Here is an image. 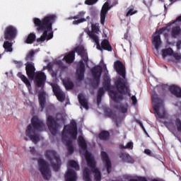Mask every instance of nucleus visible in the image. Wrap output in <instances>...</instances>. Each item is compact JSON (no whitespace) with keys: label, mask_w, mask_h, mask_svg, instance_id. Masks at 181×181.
<instances>
[{"label":"nucleus","mask_w":181,"mask_h":181,"mask_svg":"<svg viewBox=\"0 0 181 181\" xmlns=\"http://www.w3.org/2000/svg\"><path fill=\"white\" fill-rule=\"evenodd\" d=\"M77 123L76 120H72L70 124H66L64 127V129L62 134V141H66V139H70L67 136L70 135L72 139H77Z\"/></svg>","instance_id":"8"},{"label":"nucleus","mask_w":181,"mask_h":181,"mask_svg":"<svg viewBox=\"0 0 181 181\" xmlns=\"http://www.w3.org/2000/svg\"><path fill=\"white\" fill-rule=\"evenodd\" d=\"M33 56H35V51H30L25 57L27 62H33Z\"/></svg>","instance_id":"42"},{"label":"nucleus","mask_w":181,"mask_h":181,"mask_svg":"<svg viewBox=\"0 0 181 181\" xmlns=\"http://www.w3.org/2000/svg\"><path fill=\"white\" fill-rule=\"evenodd\" d=\"M30 152L32 155H35L36 153V149H35V147H30Z\"/></svg>","instance_id":"51"},{"label":"nucleus","mask_w":181,"mask_h":181,"mask_svg":"<svg viewBox=\"0 0 181 181\" xmlns=\"http://www.w3.org/2000/svg\"><path fill=\"white\" fill-rule=\"evenodd\" d=\"M52 91L53 93L55 94H59V93L62 92V90H60V88L59 87V86H57V84L54 85L52 86Z\"/></svg>","instance_id":"43"},{"label":"nucleus","mask_w":181,"mask_h":181,"mask_svg":"<svg viewBox=\"0 0 181 181\" xmlns=\"http://www.w3.org/2000/svg\"><path fill=\"white\" fill-rule=\"evenodd\" d=\"M129 181H138V178L137 179H130Z\"/></svg>","instance_id":"58"},{"label":"nucleus","mask_w":181,"mask_h":181,"mask_svg":"<svg viewBox=\"0 0 181 181\" xmlns=\"http://www.w3.org/2000/svg\"><path fill=\"white\" fill-rule=\"evenodd\" d=\"M65 180L66 181H76L77 180V173L74 170L71 168H69L65 175Z\"/></svg>","instance_id":"21"},{"label":"nucleus","mask_w":181,"mask_h":181,"mask_svg":"<svg viewBox=\"0 0 181 181\" xmlns=\"http://www.w3.org/2000/svg\"><path fill=\"white\" fill-rule=\"evenodd\" d=\"M62 83L66 88V90H73L74 88V83L69 78H65L62 81Z\"/></svg>","instance_id":"30"},{"label":"nucleus","mask_w":181,"mask_h":181,"mask_svg":"<svg viewBox=\"0 0 181 181\" xmlns=\"http://www.w3.org/2000/svg\"><path fill=\"white\" fill-rule=\"evenodd\" d=\"M45 158L51 163V166L54 172H59L62 166V160L57 153L53 150H47L45 151Z\"/></svg>","instance_id":"7"},{"label":"nucleus","mask_w":181,"mask_h":181,"mask_svg":"<svg viewBox=\"0 0 181 181\" xmlns=\"http://www.w3.org/2000/svg\"><path fill=\"white\" fill-rule=\"evenodd\" d=\"M39 170L45 180H49L52 177V171L49 163L43 158H39L37 160Z\"/></svg>","instance_id":"9"},{"label":"nucleus","mask_w":181,"mask_h":181,"mask_svg":"<svg viewBox=\"0 0 181 181\" xmlns=\"http://www.w3.org/2000/svg\"><path fill=\"white\" fill-rule=\"evenodd\" d=\"M119 146L120 149H133L134 143L132 141H129L127 144L126 146H124L123 144H120Z\"/></svg>","instance_id":"38"},{"label":"nucleus","mask_w":181,"mask_h":181,"mask_svg":"<svg viewBox=\"0 0 181 181\" xmlns=\"http://www.w3.org/2000/svg\"><path fill=\"white\" fill-rule=\"evenodd\" d=\"M115 108L120 111L122 114H127L128 112V107L124 106V105H116Z\"/></svg>","instance_id":"37"},{"label":"nucleus","mask_w":181,"mask_h":181,"mask_svg":"<svg viewBox=\"0 0 181 181\" xmlns=\"http://www.w3.org/2000/svg\"><path fill=\"white\" fill-rule=\"evenodd\" d=\"M98 136L100 141H107V139H110V132L103 131L99 134Z\"/></svg>","instance_id":"32"},{"label":"nucleus","mask_w":181,"mask_h":181,"mask_svg":"<svg viewBox=\"0 0 181 181\" xmlns=\"http://www.w3.org/2000/svg\"><path fill=\"white\" fill-rule=\"evenodd\" d=\"M46 81V74L45 72H41L38 74L35 78V83L37 87H43Z\"/></svg>","instance_id":"20"},{"label":"nucleus","mask_w":181,"mask_h":181,"mask_svg":"<svg viewBox=\"0 0 181 181\" xmlns=\"http://www.w3.org/2000/svg\"><path fill=\"white\" fill-rule=\"evenodd\" d=\"M166 127L172 132H173L174 131H177V132H181V119H180V118L177 117L173 121L170 120L168 122H167Z\"/></svg>","instance_id":"13"},{"label":"nucleus","mask_w":181,"mask_h":181,"mask_svg":"<svg viewBox=\"0 0 181 181\" xmlns=\"http://www.w3.org/2000/svg\"><path fill=\"white\" fill-rule=\"evenodd\" d=\"M84 15H86V11H79L76 16L69 18V19H78L73 21V25H79V23H83L87 20L84 18Z\"/></svg>","instance_id":"19"},{"label":"nucleus","mask_w":181,"mask_h":181,"mask_svg":"<svg viewBox=\"0 0 181 181\" xmlns=\"http://www.w3.org/2000/svg\"><path fill=\"white\" fill-rule=\"evenodd\" d=\"M45 128V123L39 119L37 116H34L31 119V124H28L26 130L25 135L32 142L37 144L40 141V135L39 132H42Z\"/></svg>","instance_id":"3"},{"label":"nucleus","mask_w":181,"mask_h":181,"mask_svg":"<svg viewBox=\"0 0 181 181\" xmlns=\"http://www.w3.org/2000/svg\"><path fill=\"white\" fill-rule=\"evenodd\" d=\"M69 165L71 168H74L75 170H80V165H78V163H77V162H76L75 160H70L69 162Z\"/></svg>","instance_id":"41"},{"label":"nucleus","mask_w":181,"mask_h":181,"mask_svg":"<svg viewBox=\"0 0 181 181\" xmlns=\"http://www.w3.org/2000/svg\"><path fill=\"white\" fill-rule=\"evenodd\" d=\"M56 19H57V16L55 14L46 16L42 20L37 18H34V25L37 32H43L41 37L37 39L38 43L53 39V33H47V32L53 30L52 26L53 23L56 22Z\"/></svg>","instance_id":"2"},{"label":"nucleus","mask_w":181,"mask_h":181,"mask_svg":"<svg viewBox=\"0 0 181 181\" xmlns=\"http://www.w3.org/2000/svg\"><path fill=\"white\" fill-rule=\"evenodd\" d=\"M25 71L28 78H35V75L36 74L35 64L32 62H27V63H25Z\"/></svg>","instance_id":"16"},{"label":"nucleus","mask_w":181,"mask_h":181,"mask_svg":"<svg viewBox=\"0 0 181 181\" xmlns=\"http://www.w3.org/2000/svg\"><path fill=\"white\" fill-rule=\"evenodd\" d=\"M170 2H171V4H173V2H175V0H169Z\"/></svg>","instance_id":"59"},{"label":"nucleus","mask_w":181,"mask_h":181,"mask_svg":"<svg viewBox=\"0 0 181 181\" xmlns=\"http://www.w3.org/2000/svg\"><path fill=\"white\" fill-rule=\"evenodd\" d=\"M18 77H19V78H21V80L23 81V83H24L26 86V87L29 89V88H32V85L30 84V81H29V79H28V78L26 77V76L22 74V73L19 72L17 74Z\"/></svg>","instance_id":"29"},{"label":"nucleus","mask_w":181,"mask_h":181,"mask_svg":"<svg viewBox=\"0 0 181 181\" xmlns=\"http://www.w3.org/2000/svg\"><path fill=\"white\" fill-rule=\"evenodd\" d=\"M101 47L103 50H107V52H112V46H111L110 41L107 39H104L101 42Z\"/></svg>","instance_id":"26"},{"label":"nucleus","mask_w":181,"mask_h":181,"mask_svg":"<svg viewBox=\"0 0 181 181\" xmlns=\"http://www.w3.org/2000/svg\"><path fill=\"white\" fill-rule=\"evenodd\" d=\"M132 100L134 105H136V104L138 103V100H136V96L135 95L132 96Z\"/></svg>","instance_id":"50"},{"label":"nucleus","mask_w":181,"mask_h":181,"mask_svg":"<svg viewBox=\"0 0 181 181\" xmlns=\"http://www.w3.org/2000/svg\"><path fill=\"white\" fill-rule=\"evenodd\" d=\"M144 153H146V155H148V156H152V151H151V150L148 148H146L144 150Z\"/></svg>","instance_id":"49"},{"label":"nucleus","mask_w":181,"mask_h":181,"mask_svg":"<svg viewBox=\"0 0 181 181\" xmlns=\"http://www.w3.org/2000/svg\"><path fill=\"white\" fill-rule=\"evenodd\" d=\"M170 91L173 95L177 97V98H181V88L176 86H172L170 87Z\"/></svg>","instance_id":"23"},{"label":"nucleus","mask_w":181,"mask_h":181,"mask_svg":"<svg viewBox=\"0 0 181 181\" xmlns=\"http://www.w3.org/2000/svg\"><path fill=\"white\" fill-rule=\"evenodd\" d=\"M180 46H181V40H179V41L177 42V49H180Z\"/></svg>","instance_id":"54"},{"label":"nucleus","mask_w":181,"mask_h":181,"mask_svg":"<svg viewBox=\"0 0 181 181\" xmlns=\"http://www.w3.org/2000/svg\"><path fill=\"white\" fill-rule=\"evenodd\" d=\"M93 42H95V43L97 45V49L98 50H103V47H101V44L100 45V40L98 38V42L95 40H93Z\"/></svg>","instance_id":"47"},{"label":"nucleus","mask_w":181,"mask_h":181,"mask_svg":"<svg viewBox=\"0 0 181 181\" xmlns=\"http://www.w3.org/2000/svg\"><path fill=\"white\" fill-rule=\"evenodd\" d=\"M129 11L126 13V16H132V15H135V13H138V11L134 9V6H130L129 7Z\"/></svg>","instance_id":"39"},{"label":"nucleus","mask_w":181,"mask_h":181,"mask_svg":"<svg viewBox=\"0 0 181 181\" xmlns=\"http://www.w3.org/2000/svg\"><path fill=\"white\" fill-rule=\"evenodd\" d=\"M180 33H181L180 27L176 26L173 28L172 32H171L172 37L176 38L177 37V36H179V35H180Z\"/></svg>","instance_id":"33"},{"label":"nucleus","mask_w":181,"mask_h":181,"mask_svg":"<svg viewBox=\"0 0 181 181\" xmlns=\"http://www.w3.org/2000/svg\"><path fill=\"white\" fill-rule=\"evenodd\" d=\"M38 101L40 105L41 111H43L45 107L46 106V95H45V93H39Z\"/></svg>","instance_id":"24"},{"label":"nucleus","mask_w":181,"mask_h":181,"mask_svg":"<svg viewBox=\"0 0 181 181\" xmlns=\"http://www.w3.org/2000/svg\"><path fill=\"white\" fill-rule=\"evenodd\" d=\"M164 9H165V11H166V6H164Z\"/></svg>","instance_id":"60"},{"label":"nucleus","mask_w":181,"mask_h":181,"mask_svg":"<svg viewBox=\"0 0 181 181\" xmlns=\"http://www.w3.org/2000/svg\"><path fill=\"white\" fill-rule=\"evenodd\" d=\"M153 111L157 114L158 118H165L166 111H165V105L163 100L159 98L156 93H153L151 95Z\"/></svg>","instance_id":"6"},{"label":"nucleus","mask_w":181,"mask_h":181,"mask_svg":"<svg viewBox=\"0 0 181 181\" xmlns=\"http://www.w3.org/2000/svg\"><path fill=\"white\" fill-rule=\"evenodd\" d=\"M78 145L82 149L86 151L85 158L86 159L87 165L90 168L91 172L94 173V178L95 181H101V172L97 166H95V160L91 157V153L87 151V143L83 136H79L78 138Z\"/></svg>","instance_id":"4"},{"label":"nucleus","mask_w":181,"mask_h":181,"mask_svg":"<svg viewBox=\"0 0 181 181\" xmlns=\"http://www.w3.org/2000/svg\"><path fill=\"white\" fill-rule=\"evenodd\" d=\"M138 181H148V180L145 177H139Z\"/></svg>","instance_id":"53"},{"label":"nucleus","mask_w":181,"mask_h":181,"mask_svg":"<svg viewBox=\"0 0 181 181\" xmlns=\"http://www.w3.org/2000/svg\"><path fill=\"white\" fill-rule=\"evenodd\" d=\"M47 127L52 135L57 134V129L59 128V124L57 120L52 115H49L47 119Z\"/></svg>","instance_id":"12"},{"label":"nucleus","mask_w":181,"mask_h":181,"mask_svg":"<svg viewBox=\"0 0 181 181\" xmlns=\"http://www.w3.org/2000/svg\"><path fill=\"white\" fill-rule=\"evenodd\" d=\"M64 59L66 63L71 64L76 59V54L74 53V51H71L69 54L64 56Z\"/></svg>","instance_id":"27"},{"label":"nucleus","mask_w":181,"mask_h":181,"mask_svg":"<svg viewBox=\"0 0 181 181\" xmlns=\"http://www.w3.org/2000/svg\"><path fill=\"white\" fill-rule=\"evenodd\" d=\"M3 47L5 49L6 52H13V49L12 48V42L9 41H5L3 45Z\"/></svg>","instance_id":"35"},{"label":"nucleus","mask_w":181,"mask_h":181,"mask_svg":"<svg viewBox=\"0 0 181 181\" xmlns=\"http://www.w3.org/2000/svg\"><path fill=\"white\" fill-rule=\"evenodd\" d=\"M91 172L88 168H85L83 170V180L84 181H92L91 180Z\"/></svg>","instance_id":"31"},{"label":"nucleus","mask_w":181,"mask_h":181,"mask_svg":"<svg viewBox=\"0 0 181 181\" xmlns=\"http://www.w3.org/2000/svg\"><path fill=\"white\" fill-rule=\"evenodd\" d=\"M63 144L67 146L68 153L71 155L74 153V147H73V141L71 139H65L62 141Z\"/></svg>","instance_id":"25"},{"label":"nucleus","mask_w":181,"mask_h":181,"mask_svg":"<svg viewBox=\"0 0 181 181\" xmlns=\"http://www.w3.org/2000/svg\"><path fill=\"white\" fill-rule=\"evenodd\" d=\"M115 71L120 77L115 81V88L117 91L111 90V78L108 76H105L103 78V88L106 91H110V95L113 101L118 100H124V95L129 94V83L127 79V69L122 62L117 60L114 63ZM122 77V78H121Z\"/></svg>","instance_id":"1"},{"label":"nucleus","mask_w":181,"mask_h":181,"mask_svg":"<svg viewBox=\"0 0 181 181\" xmlns=\"http://www.w3.org/2000/svg\"><path fill=\"white\" fill-rule=\"evenodd\" d=\"M97 2H98V0H86L85 5H94V4H97Z\"/></svg>","instance_id":"44"},{"label":"nucleus","mask_w":181,"mask_h":181,"mask_svg":"<svg viewBox=\"0 0 181 181\" xmlns=\"http://www.w3.org/2000/svg\"><path fill=\"white\" fill-rule=\"evenodd\" d=\"M173 54V49L170 47L162 50L163 57H166L167 56H172Z\"/></svg>","instance_id":"36"},{"label":"nucleus","mask_w":181,"mask_h":181,"mask_svg":"<svg viewBox=\"0 0 181 181\" xmlns=\"http://www.w3.org/2000/svg\"><path fill=\"white\" fill-rule=\"evenodd\" d=\"M35 40H36V35H35V33H31L28 35L25 40V43H27L28 45H32V43H33Z\"/></svg>","instance_id":"34"},{"label":"nucleus","mask_w":181,"mask_h":181,"mask_svg":"<svg viewBox=\"0 0 181 181\" xmlns=\"http://www.w3.org/2000/svg\"><path fill=\"white\" fill-rule=\"evenodd\" d=\"M101 98H103V96L97 95V103L98 105H100L101 104Z\"/></svg>","instance_id":"52"},{"label":"nucleus","mask_w":181,"mask_h":181,"mask_svg":"<svg viewBox=\"0 0 181 181\" xmlns=\"http://www.w3.org/2000/svg\"><path fill=\"white\" fill-rule=\"evenodd\" d=\"M115 5H118V0H113L112 5H110V3L106 1L102 6L100 11V23L103 26L105 25V18H107L108 11H110L112 6H115Z\"/></svg>","instance_id":"10"},{"label":"nucleus","mask_w":181,"mask_h":181,"mask_svg":"<svg viewBox=\"0 0 181 181\" xmlns=\"http://www.w3.org/2000/svg\"><path fill=\"white\" fill-rule=\"evenodd\" d=\"M55 95L58 101H60V103H63V101L66 100V95H64V93H63L62 91L57 93Z\"/></svg>","instance_id":"40"},{"label":"nucleus","mask_w":181,"mask_h":181,"mask_svg":"<svg viewBox=\"0 0 181 181\" xmlns=\"http://www.w3.org/2000/svg\"><path fill=\"white\" fill-rule=\"evenodd\" d=\"M78 100L81 107L85 108V110H88V101L87 100V99H86V97H84L82 93L78 94Z\"/></svg>","instance_id":"22"},{"label":"nucleus","mask_w":181,"mask_h":181,"mask_svg":"<svg viewBox=\"0 0 181 181\" xmlns=\"http://www.w3.org/2000/svg\"><path fill=\"white\" fill-rule=\"evenodd\" d=\"M104 88H99L98 90V95L103 97L104 94Z\"/></svg>","instance_id":"48"},{"label":"nucleus","mask_w":181,"mask_h":181,"mask_svg":"<svg viewBox=\"0 0 181 181\" xmlns=\"http://www.w3.org/2000/svg\"><path fill=\"white\" fill-rule=\"evenodd\" d=\"M119 156L123 162H127V163H134V158H132V157H131V156H129L128 153H121Z\"/></svg>","instance_id":"28"},{"label":"nucleus","mask_w":181,"mask_h":181,"mask_svg":"<svg viewBox=\"0 0 181 181\" xmlns=\"http://www.w3.org/2000/svg\"><path fill=\"white\" fill-rule=\"evenodd\" d=\"M73 52L75 54L77 53L82 59L76 64V77L78 81H83L84 80V73H86V64L84 63H88V54L83 46H77Z\"/></svg>","instance_id":"5"},{"label":"nucleus","mask_w":181,"mask_h":181,"mask_svg":"<svg viewBox=\"0 0 181 181\" xmlns=\"http://www.w3.org/2000/svg\"><path fill=\"white\" fill-rule=\"evenodd\" d=\"M174 22H181V16H178Z\"/></svg>","instance_id":"55"},{"label":"nucleus","mask_w":181,"mask_h":181,"mask_svg":"<svg viewBox=\"0 0 181 181\" xmlns=\"http://www.w3.org/2000/svg\"><path fill=\"white\" fill-rule=\"evenodd\" d=\"M92 30H88L87 32L88 35L92 40H95V42H98V35L100 33V23H96L95 24L91 25Z\"/></svg>","instance_id":"15"},{"label":"nucleus","mask_w":181,"mask_h":181,"mask_svg":"<svg viewBox=\"0 0 181 181\" xmlns=\"http://www.w3.org/2000/svg\"><path fill=\"white\" fill-rule=\"evenodd\" d=\"M102 159L105 166H106L107 172L108 174L111 173V169L112 165H111V160H110V157H108V153L105 151H103L101 153Z\"/></svg>","instance_id":"18"},{"label":"nucleus","mask_w":181,"mask_h":181,"mask_svg":"<svg viewBox=\"0 0 181 181\" xmlns=\"http://www.w3.org/2000/svg\"><path fill=\"white\" fill-rule=\"evenodd\" d=\"M92 76L95 78V81L98 82L97 86L100 83V78H101V74H103V67L101 66H94L90 69Z\"/></svg>","instance_id":"17"},{"label":"nucleus","mask_w":181,"mask_h":181,"mask_svg":"<svg viewBox=\"0 0 181 181\" xmlns=\"http://www.w3.org/2000/svg\"><path fill=\"white\" fill-rule=\"evenodd\" d=\"M4 36L6 40H13L18 36V29L13 25H8L4 30Z\"/></svg>","instance_id":"11"},{"label":"nucleus","mask_w":181,"mask_h":181,"mask_svg":"<svg viewBox=\"0 0 181 181\" xmlns=\"http://www.w3.org/2000/svg\"><path fill=\"white\" fill-rule=\"evenodd\" d=\"M140 127L145 131V127H144V124L140 122Z\"/></svg>","instance_id":"57"},{"label":"nucleus","mask_w":181,"mask_h":181,"mask_svg":"<svg viewBox=\"0 0 181 181\" xmlns=\"http://www.w3.org/2000/svg\"><path fill=\"white\" fill-rule=\"evenodd\" d=\"M166 30V27L161 28L158 33H155L154 36H153L152 43L155 46L156 50L159 49L160 45H162V41L160 40V35Z\"/></svg>","instance_id":"14"},{"label":"nucleus","mask_w":181,"mask_h":181,"mask_svg":"<svg viewBox=\"0 0 181 181\" xmlns=\"http://www.w3.org/2000/svg\"><path fill=\"white\" fill-rule=\"evenodd\" d=\"M172 56H173V57L175 59V60H180V59H181V56L179 54V53L174 52L173 51Z\"/></svg>","instance_id":"46"},{"label":"nucleus","mask_w":181,"mask_h":181,"mask_svg":"<svg viewBox=\"0 0 181 181\" xmlns=\"http://www.w3.org/2000/svg\"><path fill=\"white\" fill-rule=\"evenodd\" d=\"M124 39H128V33H124Z\"/></svg>","instance_id":"56"},{"label":"nucleus","mask_w":181,"mask_h":181,"mask_svg":"<svg viewBox=\"0 0 181 181\" xmlns=\"http://www.w3.org/2000/svg\"><path fill=\"white\" fill-rule=\"evenodd\" d=\"M16 66L17 69H21L23 66V62L22 61H14Z\"/></svg>","instance_id":"45"}]
</instances>
